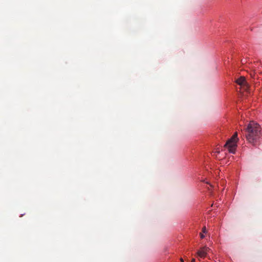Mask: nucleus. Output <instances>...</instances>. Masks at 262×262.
Segmentation results:
<instances>
[{
  "label": "nucleus",
  "instance_id": "20e7f679",
  "mask_svg": "<svg viewBox=\"0 0 262 262\" xmlns=\"http://www.w3.org/2000/svg\"><path fill=\"white\" fill-rule=\"evenodd\" d=\"M236 82L240 85L246 86L248 87V84L246 81L245 78L244 76H241L236 80Z\"/></svg>",
  "mask_w": 262,
  "mask_h": 262
},
{
  "label": "nucleus",
  "instance_id": "7ed1b4c3",
  "mask_svg": "<svg viewBox=\"0 0 262 262\" xmlns=\"http://www.w3.org/2000/svg\"><path fill=\"white\" fill-rule=\"evenodd\" d=\"M209 250L210 249L206 246L201 248L196 253L198 256L200 258L205 257Z\"/></svg>",
  "mask_w": 262,
  "mask_h": 262
},
{
  "label": "nucleus",
  "instance_id": "423d86ee",
  "mask_svg": "<svg viewBox=\"0 0 262 262\" xmlns=\"http://www.w3.org/2000/svg\"><path fill=\"white\" fill-rule=\"evenodd\" d=\"M200 237L201 238H204L205 236L203 234V232H201L200 233Z\"/></svg>",
  "mask_w": 262,
  "mask_h": 262
},
{
  "label": "nucleus",
  "instance_id": "f257e3e1",
  "mask_svg": "<svg viewBox=\"0 0 262 262\" xmlns=\"http://www.w3.org/2000/svg\"><path fill=\"white\" fill-rule=\"evenodd\" d=\"M245 136L247 141L253 146L259 145L261 138V128L254 121H250L244 129Z\"/></svg>",
  "mask_w": 262,
  "mask_h": 262
},
{
  "label": "nucleus",
  "instance_id": "39448f33",
  "mask_svg": "<svg viewBox=\"0 0 262 262\" xmlns=\"http://www.w3.org/2000/svg\"><path fill=\"white\" fill-rule=\"evenodd\" d=\"M206 231H207V230H206V227H205V226H204V227L203 228V229H202V232H203V233H206Z\"/></svg>",
  "mask_w": 262,
  "mask_h": 262
},
{
  "label": "nucleus",
  "instance_id": "0eeeda50",
  "mask_svg": "<svg viewBox=\"0 0 262 262\" xmlns=\"http://www.w3.org/2000/svg\"><path fill=\"white\" fill-rule=\"evenodd\" d=\"M195 260L194 258L192 259V260L191 261V262H195Z\"/></svg>",
  "mask_w": 262,
  "mask_h": 262
},
{
  "label": "nucleus",
  "instance_id": "6e6552de",
  "mask_svg": "<svg viewBox=\"0 0 262 262\" xmlns=\"http://www.w3.org/2000/svg\"><path fill=\"white\" fill-rule=\"evenodd\" d=\"M180 260H181V262H184V260L182 258L180 259Z\"/></svg>",
  "mask_w": 262,
  "mask_h": 262
},
{
  "label": "nucleus",
  "instance_id": "f03ea898",
  "mask_svg": "<svg viewBox=\"0 0 262 262\" xmlns=\"http://www.w3.org/2000/svg\"><path fill=\"white\" fill-rule=\"evenodd\" d=\"M238 140L237 133L235 132L232 137L227 141L224 145V147L228 149L229 152L234 154L237 147L236 143Z\"/></svg>",
  "mask_w": 262,
  "mask_h": 262
}]
</instances>
